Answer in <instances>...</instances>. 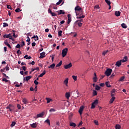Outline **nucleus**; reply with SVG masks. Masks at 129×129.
<instances>
[{
	"mask_svg": "<svg viewBox=\"0 0 129 129\" xmlns=\"http://www.w3.org/2000/svg\"><path fill=\"white\" fill-rule=\"evenodd\" d=\"M75 13L76 14V16H78L79 14H78V12L81 13V14H83V10L82 8H81L79 6H77L75 8Z\"/></svg>",
	"mask_w": 129,
	"mask_h": 129,
	"instance_id": "obj_1",
	"label": "nucleus"
},
{
	"mask_svg": "<svg viewBox=\"0 0 129 129\" xmlns=\"http://www.w3.org/2000/svg\"><path fill=\"white\" fill-rule=\"evenodd\" d=\"M67 53H68V48H66L64 49H63L62 50V53H61V56L63 58H64V57H65V56H66V55H67Z\"/></svg>",
	"mask_w": 129,
	"mask_h": 129,
	"instance_id": "obj_2",
	"label": "nucleus"
},
{
	"mask_svg": "<svg viewBox=\"0 0 129 129\" xmlns=\"http://www.w3.org/2000/svg\"><path fill=\"white\" fill-rule=\"evenodd\" d=\"M98 104V100L96 99L92 103V106L91 107V108L92 109H93L95 108V106Z\"/></svg>",
	"mask_w": 129,
	"mask_h": 129,
	"instance_id": "obj_3",
	"label": "nucleus"
},
{
	"mask_svg": "<svg viewBox=\"0 0 129 129\" xmlns=\"http://www.w3.org/2000/svg\"><path fill=\"white\" fill-rule=\"evenodd\" d=\"M112 72V70L111 69H108L105 72V75L106 76H110L111 73Z\"/></svg>",
	"mask_w": 129,
	"mask_h": 129,
	"instance_id": "obj_4",
	"label": "nucleus"
},
{
	"mask_svg": "<svg viewBox=\"0 0 129 129\" xmlns=\"http://www.w3.org/2000/svg\"><path fill=\"white\" fill-rule=\"evenodd\" d=\"M44 114H45V112H42L39 114H38L36 117H34V118H35V119H37V118H38L39 117H43Z\"/></svg>",
	"mask_w": 129,
	"mask_h": 129,
	"instance_id": "obj_5",
	"label": "nucleus"
},
{
	"mask_svg": "<svg viewBox=\"0 0 129 129\" xmlns=\"http://www.w3.org/2000/svg\"><path fill=\"white\" fill-rule=\"evenodd\" d=\"M68 25H69L70 23H71V21H72V18H71V15L68 14Z\"/></svg>",
	"mask_w": 129,
	"mask_h": 129,
	"instance_id": "obj_6",
	"label": "nucleus"
},
{
	"mask_svg": "<svg viewBox=\"0 0 129 129\" xmlns=\"http://www.w3.org/2000/svg\"><path fill=\"white\" fill-rule=\"evenodd\" d=\"M84 109V106L82 105L80 107V109L79 110V113L80 114H82V112H83V110Z\"/></svg>",
	"mask_w": 129,
	"mask_h": 129,
	"instance_id": "obj_7",
	"label": "nucleus"
},
{
	"mask_svg": "<svg viewBox=\"0 0 129 129\" xmlns=\"http://www.w3.org/2000/svg\"><path fill=\"white\" fill-rule=\"evenodd\" d=\"M72 67V63L71 62L68 64L64 66V68L66 69H69V68H71Z\"/></svg>",
	"mask_w": 129,
	"mask_h": 129,
	"instance_id": "obj_8",
	"label": "nucleus"
},
{
	"mask_svg": "<svg viewBox=\"0 0 129 129\" xmlns=\"http://www.w3.org/2000/svg\"><path fill=\"white\" fill-rule=\"evenodd\" d=\"M115 89H113L111 91V96L112 97H114V96H115Z\"/></svg>",
	"mask_w": 129,
	"mask_h": 129,
	"instance_id": "obj_9",
	"label": "nucleus"
},
{
	"mask_svg": "<svg viewBox=\"0 0 129 129\" xmlns=\"http://www.w3.org/2000/svg\"><path fill=\"white\" fill-rule=\"evenodd\" d=\"M121 59L117 61L115 63V66H117V67H120L121 66Z\"/></svg>",
	"mask_w": 129,
	"mask_h": 129,
	"instance_id": "obj_10",
	"label": "nucleus"
},
{
	"mask_svg": "<svg viewBox=\"0 0 129 129\" xmlns=\"http://www.w3.org/2000/svg\"><path fill=\"white\" fill-rule=\"evenodd\" d=\"M4 44L6 45V46H8L9 48H10V49L12 48V47L11 46V45H10V44H9V42H8V39H6L5 40Z\"/></svg>",
	"mask_w": 129,
	"mask_h": 129,
	"instance_id": "obj_11",
	"label": "nucleus"
},
{
	"mask_svg": "<svg viewBox=\"0 0 129 129\" xmlns=\"http://www.w3.org/2000/svg\"><path fill=\"white\" fill-rule=\"evenodd\" d=\"M12 107H13V105H12L11 104H9L8 106L6 107V109H9L10 111H13Z\"/></svg>",
	"mask_w": 129,
	"mask_h": 129,
	"instance_id": "obj_12",
	"label": "nucleus"
},
{
	"mask_svg": "<svg viewBox=\"0 0 129 129\" xmlns=\"http://www.w3.org/2000/svg\"><path fill=\"white\" fill-rule=\"evenodd\" d=\"M69 81V79L67 78V79H66V80H64V81H63V83H64V84H65V85H66V86H68V81Z\"/></svg>",
	"mask_w": 129,
	"mask_h": 129,
	"instance_id": "obj_13",
	"label": "nucleus"
},
{
	"mask_svg": "<svg viewBox=\"0 0 129 129\" xmlns=\"http://www.w3.org/2000/svg\"><path fill=\"white\" fill-rule=\"evenodd\" d=\"M58 15H65V12L63 10H60L59 11H57Z\"/></svg>",
	"mask_w": 129,
	"mask_h": 129,
	"instance_id": "obj_14",
	"label": "nucleus"
},
{
	"mask_svg": "<svg viewBox=\"0 0 129 129\" xmlns=\"http://www.w3.org/2000/svg\"><path fill=\"white\" fill-rule=\"evenodd\" d=\"M22 102L24 103V104H27L28 103V100L26 98H24L22 99Z\"/></svg>",
	"mask_w": 129,
	"mask_h": 129,
	"instance_id": "obj_15",
	"label": "nucleus"
},
{
	"mask_svg": "<svg viewBox=\"0 0 129 129\" xmlns=\"http://www.w3.org/2000/svg\"><path fill=\"white\" fill-rule=\"evenodd\" d=\"M120 14H121V13L119 11L115 12V15L116 16V17H119V16H120Z\"/></svg>",
	"mask_w": 129,
	"mask_h": 129,
	"instance_id": "obj_16",
	"label": "nucleus"
},
{
	"mask_svg": "<svg viewBox=\"0 0 129 129\" xmlns=\"http://www.w3.org/2000/svg\"><path fill=\"white\" fill-rule=\"evenodd\" d=\"M31 78H32V76H27L25 78L24 80H25V81H29V80H30Z\"/></svg>",
	"mask_w": 129,
	"mask_h": 129,
	"instance_id": "obj_17",
	"label": "nucleus"
},
{
	"mask_svg": "<svg viewBox=\"0 0 129 129\" xmlns=\"http://www.w3.org/2000/svg\"><path fill=\"white\" fill-rule=\"evenodd\" d=\"M127 61V56H125L124 57V58L121 60V62L122 63H124V62H126Z\"/></svg>",
	"mask_w": 129,
	"mask_h": 129,
	"instance_id": "obj_18",
	"label": "nucleus"
},
{
	"mask_svg": "<svg viewBox=\"0 0 129 129\" xmlns=\"http://www.w3.org/2000/svg\"><path fill=\"white\" fill-rule=\"evenodd\" d=\"M30 126H31V127H33V128H35V127H37V123H33L30 125Z\"/></svg>",
	"mask_w": 129,
	"mask_h": 129,
	"instance_id": "obj_19",
	"label": "nucleus"
},
{
	"mask_svg": "<svg viewBox=\"0 0 129 129\" xmlns=\"http://www.w3.org/2000/svg\"><path fill=\"white\" fill-rule=\"evenodd\" d=\"M70 126H73V127H75L76 126V123L74 122H71L70 123Z\"/></svg>",
	"mask_w": 129,
	"mask_h": 129,
	"instance_id": "obj_20",
	"label": "nucleus"
},
{
	"mask_svg": "<svg viewBox=\"0 0 129 129\" xmlns=\"http://www.w3.org/2000/svg\"><path fill=\"white\" fill-rule=\"evenodd\" d=\"M66 97L67 98V99H69V98L70 97V93L67 92L66 93Z\"/></svg>",
	"mask_w": 129,
	"mask_h": 129,
	"instance_id": "obj_21",
	"label": "nucleus"
},
{
	"mask_svg": "<svg viewBox=\"0 0 129 129\" xmlns=\"http://www.w3.org/2000/svg\"><path fill=\"white\" fill-rule=\"evenodd\" d=\"M45 74H46V71H44L42 74L39 75L38 78L43 77V76L45 75Z\"/></svg>",
	"mask_w": 129,
	"mask_h": 129,
	"instance_id": "obj_22",
	"label": "nucleus"
},
{
	"mask_svg": "<svg viewBox=\"0 0 129 129\" xmlns=\"http://www.w3.org/2000/svg\"><path fill=\"white\" fill-rule=\"evenodd\" d=\"M115 99V97H112V98L110 99L109 103H113Z\"/></svg>",
	"mask_w": 129,
	"mask_h": 129,
	"instance_id": "obj_23",
	"label": "nucleus"
},
{
	"mask_svg": "<svg viewBox=\"0 0 129 129\" xmlns=\"http://www.w3.org/2000/svg\"><path fill=\"white\" fill-rule=\"evenodd\" d=\"M85 18V16L82 15V16H78L77 17V20H80L81 19H84Z\"/></svg>",
	"mask_w": 129,
	"mask_h": 129,
	"instance_id": "obj_24",
	"label": "nucleus"
},
{
	"mask_svg": "<svg viewBox=\"0 0 129 129\" xmlns=\"http://www.w3.org/2000/svg\"><path fill=\"white\" fill-rule=\"evenodd\" d=\"M48 68L49 69H50V68H51V69H54V68H55V63H52L51 65L49 66Z\"/></svg>",
	"mask_w": 129,
	"mask_h": 129,
	"instance_id": "obj_25",
	"label": "nucleus"
},
{
	"mask_svg": "<svg viewBox=\"0 0 129 129\" xmlns=\"http://www.w3.org/2000/svg\"><path fill=\"white\" fill-rule=\"evenodd\" d=\"M121 26L123 29H126L127 28L126 24L124 23H122Z\"/></svg>",
	"mask_w": 129,
	"mask_h": 129,
	"instance_id": "obj_26",
	"label": "nucleus"
},
{
	"mask_svg": "<svg viewBox=\"0 0 129 129\" xmlns=\"http://www.w3.org/2000/svg\"><path fill=\"white\" fill-rule=\"evenodd\" d=\"M46 100H47V103H50V102L52 101V99H50L49 98H46Z\"/></svg>",
	"mask_w": 129,
	"mask_h": 129,
	"instance_id": "obj_27",
	"label": "nucleus"
},
{
	"mask_svg": "<svg viewBox=\"0 0 129 129\" xmlns=\"http://www.w3.org/2000/svg\"><path fill=\"white\" fill-rule=\"evenodd\" d=\"M61 65H62V60H60V62L57 64H56V68H57L58 67H60Z\"/></svg>",
	"mask_w": 129,
	"mask_h": 129,
	"instance_id": "obj_28",
	"label": "nucleus"
},
{
	"mask_svg": "<svg viewBox=\"0 0 129 129\" xmlns=\"http://www.w3.org/2000/svg\"><path fill=\"white\" fill-rule=\"evenodd\" d=\"M62 36V30H59L58 31V36L61 37Z\"/></svg>",
	"mask_w": 129,
	"mask_h": 129,
	"instance_id": "obj_29",
	"label": "nucleus"
},
{
	"mask_svg": "<svg viewBox=\"0 0 129 129\" xmlns=\"http://www.w3.org/2000/svg\"><path fill=\"white\" fill-rule=\"evenodd\" d=\"M96 95H97V92L96 91V90H93V96H96Z\"/></svg>",
	"mask_w": 129,
	"mask_h": 129,
	"instance_id": "obj_30",
	"label": "nucleus"
},
{
	"mask_svg": "<svg viewBox=\"0 0 129 129\" xmlns=\"http://www.w3.org/2000/svg\"><path fill=\"white\" fill-rule=\"evenodd\" d=\"M105 85L107 87H111V85H109V82H106Z\"/></svg>",
	"mask_w": 129,
	"mask_h": 129,
	"instance_id": "obj_31",
	"label": "nucleus"
},
{
	"mask_svg": "<svg viewBox=\"0 0 129 129\" xmlns=\"http://www.w3.org/2000/svg\"><path fill=\"white\" fill-rule=\"evenodd\" d=\"M93 82H94L95 83L97 82V77H94L93 78Z\"/></svg>",
	"mask_w": 129,
	"mask_h": 129,
	"instance_id": "obj_32",
	"label": "nucleus"
},
{
	"mask_svg": "<svg viewBox=\"0 0 129 129\" xmlns=\"http://www.w3.org/2000/svg\"><path fill=\"white\" fill-rule=\"evenodd\" d=\"M95 89H96V90H97V91L100 90V87L98 85H96Z\"/></svg>",
	"mask_w": 129,
	"mask_h": 129,
	"instance_id": "obj_33",
	"label": "nucleus"
},
{
	"mask_svg": "<svg viewBox=\"0 0 129 129\" xmlns=\"http://www.w3.org/2000/svg\"><path fill=\"white\" fill-rule=\"evenodd\" d=\"M107 53H108V50H104L102 53L103 56H105V54H107Z\"/></svg>",
	"mask_w": 129,
	"mask_h": 129,
	"instance_id": "obj_34",
	"label": "nucleus"
},
{
	"mask_svg": "<svg viewBox=\"0 0 129 129\" xmlns=\"http://www.w3.org/2000/svg\"><path fill=\"white\" fill-rule=\"evenodd\" d=\"M3 37L4 38V39H8V38H10V36H9L8 34H5L4 36H3Z\"/></svg>",
	"mask_w": 129,
	"mask_h": 129,
	"instance_id": "obj_35",
	"label": "nucleus"
},
{
	"mask_svg": "<svg viewBox=\"0 0 129 129\" xmlns=\"http://www.w3.org/2000/svg\"><path fill=\"white\" fill-rule=\"evenodd\" d=\"M62 2H63V0H59V1L56 4V6H59V5H60Z\"/></svg>",
	"mask_w": 129,
	"mask_h": 129,
	"instance_id": "obj_36",
	"label": "nucleus"
},
{
	"mask_svg": "<svg viewBox=\"0 0 129 129\" xmlns=\"http://www.w3.org/2000/svg\"><path fill=\"white\" fill-rule=\"evenodd\" d=\"M6 27H9V24L7 23H3V28H6Z\"/></svg>",
	"mask_w": 129,
	"mask_h": 129,
	"instance_id": "obj_37",
	"label": "nucleus"
},
{
	"mask_svg": "<svg viewBox=\"0 0 129 129\" xmlns=\"http://www.w3.org/2000/svg\"><path fill=\"white\" fill-rule=\"evenodd\" d=\"M76 23H83V19H79V20H77L76 21Z\"/></svg>",
	"mask_w": 129,
	"mask_h": 129,
	"instance_id": "obj_38",
	"label": "nucleus"
},
{
	"mask_svg": "<svg viewBox=\"0 0 129 129\" xmlns=\"http://www.w3.org/2000/svg\"><path fill=\"white\" fill-rule=\"evenodd\" d=\"M105 2L107 4L108 6H110V1L109 0H105Z\"/></svg>",
	"mask_w": 129,
	"mask_h": 129,
	"instance_id": "obj_39",
	"label": "nucleus"
},
{
	"mask_svg": "<svg viewBox=\"0 0 129 129\" xmlns=\"http://www.w3.org/2000/svg\"><path fill=\"white\" fill-rule=\"evenodd\" d=\"M115 129H120V125L119 124H116L115 125Z\"/></svg>",
	"mask_w": 129,
	"mask_h": 129,
	"instance_id": "obj_40",
	"label": "nucleus"
},
{
	"mask_svg": "<svg viewBox=\"0 0 129 129\" xmlns=\"http://www.w3.org/2000/svg\"><path fill=\"white\" fill-rule=\"evenodd\" d=\"M16 125V122L15 121H13L11 123V126L13 127V126H15Z\"/></svg>",
	"mask_w": 129,
	"mask_h": 129,
	"instance_id": "obj_41",
	"label": "nucleus"
},
{
	"mask_svg": "<svg viewBox=\"0 0 129 129\" xmlns=\"http://www.w3.org/2000/svg\"><path fill=\"white\" fill-rule=\"evenodd\" d=\"M4 69H6V71H9L10 70V68L9 67V65L8 64Z\"/></svg>",
	"mask_w": 129,
	"mask_h": 129,
	"instance_id": "obj_42",
	"label": "nucleus"
},
{
	"mask_svg": "<svg viewBox=\"0 0 129 129\" xmlns=\"http://www.w3.org/2000/svg\"><path fill=\"white\" fill-rule=\"evenodd\" d=\"M21 11H22V10H21V9L20 8H17L15 10V12L16 13H19V12H21Z\"/></svg>",
	"mask_w": 129,
	"mask_h": 129,
	"instance_id": "obj_43",
	"label": "nucleus"
},
{
	"mask_svg": "<svg viewBox=\"0 0 129 129\" xmlns=\"http://www.w3.org/2000/svg\"><path fill=\"white\" fill-rule=\"evenodd\" d=\"M124 78H125L124 76L121 77L119 80V81H123V80H124Z\"/></svg>",
	"mask_w": 129,
	"mask_h": 129,
	"instance_id": "obj_44",
	"label": "nucleus"
},
{
	"mask_svg": "<svg viewBox=\"0 0 129 129\" xmlns=\"http://www.w3.org/2000/svg\"><path fill=\"white\" fill-rule=\"evenodd\" d=\"M83 24L82 22H78V26H79V27H82Z\"/></svg>",
	"mask_w": 129,
	"mask_h": 129,
	"instance_id": "obj_45",
	"label": "nucleus"
},
{
	"mask_svg": "<svg viewBox=\"0 0 129 129\" xmlns=\"http://www.w3.org/2000/svg\"><path fill=\"white\" fill-rule=\"evenodd\" d=\"M55 111H56V110H55L54 109H53V108H51L49 110V112H54Z\"/></svg>",
	"mask_w": 129,
	"mask_h": 129,
	"instance_id": "obj_46",
	"label": "nucleus"
},
{
	"mask_svg": "<svg viewBox=\"0 0 129 129\" xmlns=\"http://www.w3.org/2000/svg\"><path fill=\"white\" fill-rule=\"evenodd\" d=\"M73 79H74V80H75V81H76V80H77V77L75 76H73Z\"/></svg>",
	"mask_w": 129,
	"mask_h": 129,
	"instance_id": "obj_47",
	"label": "nucleus"
},
{
	"mask_svg": "<svg viewBox=\"0 0 129 129\" xmlns=\"http://www.w3.org/2000/svg\"><path fill=\"white\" fill-rule=\"evenodd\" d=\"M16 48H17L18 49H21V45H20V44H18L16 46Z\"/></svg>",
	"mask_w": 129,
	"mask_h": 129,
	"instance_id": "obj_48",
	"label": "nucleus"
},
{
	"mask_svg": "<svg viewBox=\"0 0 129 129\" xmlns=\"http://www.w3.org/2000/svg\"><path fill=\"white\" fill-rule=\"evenodd\" d=\"M45 122H46L47 123H48V124H49V125H50V120H49V119H47L45 120Z\"/></svg>",
	"mask_w": 129,
	"mask_h": 129,
	"instance_id": "obj_49",
	"label": "nucleus"
},
{
	"mask_svg": "<svg viewBox=\"0 0 129 129\" xmlns=\"http://www.w3.org/2000/svg\"><path fill=\"white\" fill-rule=\"evenodd\" d=\"M34 83L35 84V85H38V84H39V82L37 81L36 80H34Z\"/></svg>",
	"mask_w": 129,
	"mask_h": 129,
	"instance_id": "obj_50",
	"label": "nucleus"
},
{
	"mask_svg": "<svg viewBox=\"0 0 129 129\" xmlns=\"http://www.w3.org/2000/svg\"><path fill=\"white\" fill-rule=\"evenodd\" d=\"M94 122L96 125H98V121L95 120Z\"/></svg>",
	"mask_w": 129,
	"mask_h": 129,
	"instance_id": "obj_51",
	"label": "nucleus"
},
{
	"mask_svg": "<svg viewBox=\"0 0 129 129\" xmlns=\"http://www.w3.org/2000/svg\"><path fill=\"white\" fill-rule=\"evenodd\" d=\"M7 9H10V10H13L12 6L11 5H7Z\"/></svg>",
	"mask_w": 129,
	"mask_h": 129,
	"instance_id": "obj_52",
	"label": "nucleus"
},
{
	"mask_svg": "<svg viewBox=\"0 0 129 129\" xmlns=\"http://www.w3.org/2000/svg\"><path fill=\"white\" fill-rule=\"evenodd\" d=\"M50 15H51L52 17H56V15L55 13H53V12H52L51 13H50Z\"/></svg>",
	"mask_w": 129,
	"mask_h": 129,
	"instance_id": "obj_53",
	"label": "nucleus"
},
{
	"mask_svg": "<svg viewBox=\"0 0 129 129\" xmlns=\"http://www.w3.org/2000/svg\"><path fill=\"white\" fill-rule=\"evenodd\" d=\"M3 81H5V82H9V80H7L6 78L3 79Z\"/></svg>",
	"mask_w": 129,
	"mask_h": 129,
	"instance_id": "obj_54",
	"label": "nucleus"
},
{
	"mask_svg": "<svg viewBox=\"0 0 129 129\" xmlns=\"http://www.w3.org/2000/svg\"><path fill=\"white\" fill-rule=\"evenodd\" d=\"M45 55H40V56H39L40 59H43V58H45Z\"/></svg>",
	"mask_w": 129,
	"mask_h": 129,
	"instance_id": "obj_55",
	"label": "nucleus"
},
{
	"mask_svg": "<svg viewBox=\"0 0 129 129\" xmlns=\"http://www.w3.org/2000/svg\"><path fill=\"white\" fill-rule=\"evenodd\" d=\"M20 51H21V50L18 49V50L17 51V54H22V52H21V51L20 52Z\"/></svg>",
	"mask_w": 129,
	"mask_h": 129,
	"instance_id": "obj_56",
	"label": "nucleus"
},
{
	"mask_svg": "<svg viewBox=\"0 0 129 129\" xmlns=\"http://www.w3.org/2000/svg\"><path fill=\"white\" fill-rule=\"evenodd\" d=\"M25 45V42L24 41H22L21 42V47H23V46Z\"/></svg>",
	"mask_w": 129,
	"mask_h": 129,
	"instance_id": "obj_57",
	"label": "nucleus"
},
{
	"mask_svg": "<svg viewBox=\"0 0 129 129\" xmlns=\"http://www.w3.org/2000/svg\"><path fill=\"white\" fill-rule=\"evenodd\" d=\"M94 9H99L100 8H99V5H96L94 7Z\"/></svg>",
	"mask_w": 129,
	"mask_h": 129,
	"instance_id": "obj_58",
	"label": "nucleus"
},
{
	"mask_svg": "<svg viewBox=\"0 0 129 129\" xmlns=\"http://www.w3.org/2000/svg\"><path fill=\"white\" fill-rule=\"evenodd\" d=\"M45 54H46V52H42V53H40V55H43V56H45Z\"/></svg>",
	"mask_w": 129,
	"mask_h": 129,
	"instance_id": "obj_59",
	"label": "nucleus"
},
{
	"mask_svg": "<svg viewBox=\"0 0 129 129\" xmlns=\"http://www.w3.org/2000/svg\"><path fill=\"white\" fill-rule=\"evenodd\" d=\"M17 107L18 109H21V105H20V104H18Z\"/></svg>",
	"mask_w": 129,
	"mask_h": 129,
	"instance_id": "obj_60",
	"label": "nucleus"
},
{
	"mask_svg": "<svg viewBox=\"0 0 129 129\" xmlns=\"http://www.w3.org/2000/svg\"><path fill=\"white\" fill-rule=\"evenodd\" d=\"M22 70H23L24 71H26V70H27V68H26L25 66H23L22 67Z\"/></svg>",
	"mask_w": 129,
	"mask_h": 129,
	"instance_id": "obj_61",
	"label": "nucleus"
},
{
	"mask_svg": "<svg viewBox=\"0 0 129 129\" xmlns=\"http://www.w3.org/2000/svg\"><path fill=\"white\" fill-rule=\"evenodd\" d=\"M48 14H51L52 11L51 10V9H48Z\"/></svg>",
	"mask_w": 129,
	"mask_h": 129,
	"instance_id": "obj_62",
	"label": "nucleus"
},
{
	"mask_svg": "<svg viewBox=\"0 0 129 129\" xmlns=\"http://www.w3.org/2000/svg\"><path fill=\"white\" fill-rule=\"evenodd\" d=\"M83 123L82 122V121H81V122L79 123V124L78 125V126L79 127V126H80V125H82Z\"/></svg>",
	"mask_w": 129,
	"mask_h": 129,
	"instance_id": "obj_63",
	"label": "nucleus"
},
{
	"mask_svg": "<svg viewBox=\"0 0 129 129\" xmlns=\"http://www.w3.org/2000/svg\"><path fill=\"white\" fill-rule=\"evenodd\" d=\"M100 86H101V87H104V83H101V84H100Z\"/></svg>",
	"mask_w": 129,
	"mask_h": 129,
	"instance_id": "obj_64",
	"label": "nucleus"
}]
</instances>
